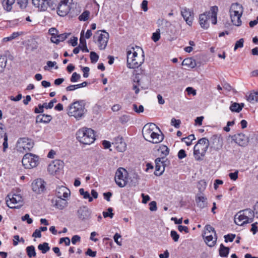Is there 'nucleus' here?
Masks as SVG:
<instances>
[{"mask_svg": "<svg viewBox=\"0 0 258 258\" xmlns=\"http://www.w3.org/2000/svg\"><path fill=\"white\" fill-rule=\"evenodd\" d=\"M43 107L42 104H39L38 106V108L36 107L34 109V112L36 113H40L43 112Z\"/></svg>", "mask_w": 258, "mask_h": 258, "instance_id": "nucleus-63", "label": "nucleus"}, {"mask_svg": "<svg viewBox=\"0 0 258 258\" xmlns=\"http://www.w3.org/2000/svg\"><path fill=\"white\" fill-rule=\"evenodd\" d=\"M80 236L77 235L73 236L72 238V242L73 244H75L77 242H80Z\"/></svg>", "mask_w": 258, "mask_h": 258, "instance_id": "nucleus-64", "label": "nucleus"}, {"mask_svg": "<svg viewBox=\"0 0 258 258\" xmlns=\"http://www.w3.org/2000/svg\"><path fill=\"white\" fill-rule=\"evenodd\" d=\"M235 237V234H227L224 236L225 241L226 242H227L228 241L232 242Z\"/></svg>", "mask_w": 258, "mask_h": 258, "instance_id": "nucleus-57", "label": "nucleus"}, {"mask_svg": "<svg viewBox=\"0 0 258 258\" xmlns=\"http://www.w3.org/2000/svg\"><path fill=\"white\" fill-rule=\"evenodd\" d=\"M126 54L127 66L130 69L138 68L144 62V52L139 46L128 47Z\"/></svg>", "mask_w": 258, "mask_h": 258, "instance_id": "nucleus-1", "label": "nucleus"}, {"mask_svg": "<svg viewBox=\"0 0 258 258\" xmlns=\"http://www.w3.org/2000/svg\"><path fill=\"white\" fill-rule=\"evenodd\" d=\"M186 156V154L184 150L181 149V150H179V151L178 153V157L179 159H182L185 158Z\"/></svg>", "mask_w": 258, "mask_h": 258, "instance_id": "nucleus-62", "label": "nucleus"}, {"mask_svg": "<svg viewBox=\"0 0 258 258\" xmlns=\"http://www.w3.org/2000/svg\"><path fill=\"white\" fill-rule=\"evenodd\" d=\"M84 31L82 30L81 33V37L80 38V44L79 45V47L82 51L88 52L89 50L87 47L86 40L84 37Z\"/></svg>", "mask_w": 258, "mask_h": 258, "instance_id": "nucleus-28", "label": "nucleus"}, {"mask_svg": "<svg viewBox=\"0 0 258 258\" xmlns=\"http://www.w3.org/2000/svg\"><path fill=\"white\" fill-rule=\"evenodd\" d=\"M17 3L22 9L26 8L28 4V0H17Z\"/></svg>", "mask_w": 258, "mask_h": 258, "instance_id": "nucleus-53", "label": "nucleus"}, {"mask_svg": "<svg viewBox=\"0 0 258 258\" xmlns=\"http://www.w3.org/2000/svg\"><path fill=\"white\" fill-rule=\"evenodd\" d=\"M38 248L43 253H45L50 249L48 244L46 242H44L43 244H40L38 246Z\"/></svg>", "mask_w": 258, "mask_h": 258, "instance_id": "nucleus-42", "label": "nucleus"}, {"mask_svg": "<svg viewBox=\"0 0 258 258\" xmlns=\"http://www.w3.org/2000/svg\"><path fill=\"white\" fill-rule=\"evenodd\" d=\"M230 18L231 20V22L233 24V25L235 26H239L241 24V21L240 18L241 16H237V15H230Z\"/></svg>", "mask_w": 258, "mask_h": 258, "instance_id": "nucleus-39", "label": "nucleus"}, {"mask_svg": "<svg viewBox=\"0 0 258 258\" xmlns=\"http://www.w3.org/2000/svg\"><path fill=\"white\" fill-rule=\"evenodd\" d=\"M52 119V117L50 115H46L45 114H39L36 116V123H48Z\"/></svg>", "mask_w": 258, "mask_h": 258, "instance_id": "nucleus-27", "label": "nucleus"}, {"mask_svg": "<svg viewBox=\"0 0 258 258\" xmlns=\"http://www.w3.org/2000/svg\"><path fill=\"white\" fill-rule=\"evenodd\" d=\"M77 214L80 220H85L91 218V211L86 206H83L79 209Z\"/></svg>", "mask_w": 258, "mask_h": 258, "instance_id": "nucleus-17", "label": "nucleus"}, {"mask_svg": "<svg viewBox=\"0 0 258 258\" xmlns=\"http://www.w3.org/2000/svg\"><path fill=\"white\" fill-rule=\"evenodd\" d=\"M90 13L88 11L84 12L79 17V19L80 21H86L88 19Z\"/></svg>", "mask_w": 258, "mask_h": 258, "instance_id": "nucleus-48", "label": "nucleus"}, {"mask_svg": "<svg viewBox=\"0 0 258 258\" xmlns=\"http://www.w3.org/2000/svg\"><path fill=\"white\" fill-rule=\"evenodd\" d=\"M77 140L82 144L90 145L95 140V132L90 128L83 127L79 129L76 134Z\"/></svg>", "mask_w": 258, "mask_h": 258, "instance_id": "nucleus-5", "label": "nucleus"}, {"mask_svg": "<svg viewBox=\"0 0 258 258\" xmlns=\"http://www.w3.org/2000/svg\"><path fill=\"white\" fill-rule=\"evenodd\" d=\"M229 249L227 247H225L223 244H221L219 249V254L221 256H227L229 253Z\"/></svg>", "mask_w": 258, "mask_h": 258, "instance_id": "nucleus-40", "label": "nucleus"}, {"mask_svg": "<svg viewBox=\"0 0 258 258\" xmlns=\"http://www.w3.org/2000/svg\"><path fill=\"white\" fill-rule=\"evenodd\" d=\"M218 12V8L215 6L211 7L209 11L200 15L199 21L201 27L204 29H207L210 26L209 23L210 19H211L213 24H216Z\"/></svg>", "mask_w": 258, "mask_h": 258, "instance_id": "nucleus-4", "label": "nucleus"}, {"mask_svg": "<svg viewBox=\"0 0 258 258\" xmlns=\"http://www.w3.org/2000/svg\"><path fill=\"white\" fill-rule=\"evenodd\" d=\"M121 235L118 233H116L113 236L114 241L119 246L122 244V239L121 238Z\"/></svg>", "mask_w": 258, "mask_h": 258, "instance_id": "nucleus-47", "label": "nucleus"}, {"mask_svg": "<svg viewBox=\"0 0 258 258\" xmlns=\"http://www.w3.org/2000/svg\"><path fill=\"white\" fill-rule=\"evenodd\" d=\"M80 194L85 199H88L89 202H91L93 201V198L90 196V195L88 191H85L83 188H80L79 189Z\"/></svg>", "mask_w": 258, "mask_h": 258, "instance_id": "nucleus-41", "label": "nucleus"}, {"mask_svg": "<svg viewBox=\"0 0 258 258\" xmlns=\"http://www.w3.org/2000/svg\"><path fill=\"white\" fill-rule=\"evenodd\" d=\"M244 39L243 38L240 39L237 41L235 43L234 50L235 51L239 48H242L243 47Z\"/></svg>", "mask_w": 258, "mask_h": 258, "instance_id": "nucleus-50", "label": "nucleus"}, {"mask_svg": "<svg viewBox=\"0 0 258 258\" xmlns=\"http://www.w3.org/2000/svg\"><path fill=\"white\" fill-rule=\"evenodd\" d=\"M22 220H27V222L28 224H31L33 222V220L30 218V216L28 214H25L24 216L22 217Z\"/></svg>", "mask_w": 258, "mask_h": 258, "instance_id": "nucleus-59", "label": "nucleus"}, {"mask_svg": "<svg viewBox=\"0 0 258 258\" xmlns=\"http://www.w3.org/2000/svg\"><path fill=\"white\" fill-rule=\"evenodd\" d=\"M244 107L243 103H233L230 106V109L232 112H239Z\"/></svg>", "mask_w": 258, "mask_h": 258, "instance_id": "nucleus-34", "label": "nucleus"}, {"mask_svg": "<svg viewBox=\"0 0 258 258\" xmlns=\"http://www.w3.org/2000/svg\"><path fill=\"white\" fill-rule=\"evenodd\" d=\"M113 209L112 208H109L107 209V212L104 211L103 215L104 218L110 217L112 218L113 217L114 214L112 213Z\"/></svg>", "mask_w": 258, "mask_h": 258, "instance_id": "nucleus-49", "label": "nucleus"}, {"mask_svg": "<svg viewBox=\"0 0 258 258\" xmlns=\"http://www.w3.org/2000/svg\"><path fill=\"white\" fill-rule=\"evenodd\" d=\"M69 34L67 33H63V34H57V36H55V39L56 41L55 40L52 41L51 42L52 43H55L56 44H58L60 42H62L64 40H66L68 35Z\"/></svg>", "mask_w": 258, "mask_h": 258, "instance_id": "nucleus-36", "label": "nucleus"}, {"mask_svg": "<svg viewBox=\"0 0 258 258\" xmlns=\"http://www.w3.org/2000/svg\"><path fill=\"white\" fill-rule=\"evenodd\" d=\"M180 12L186 24L189 26H191L194 17L193 11L189 9L184 7L181 8Z\"/></svg>", "mask_w": 258, "mask_h": 258, "instance_id": "nucleus-15", "label": "nucleus"}, {"mask_svg": "<svg viewBox=\"0 0 258 258\" xmlns=\"http://www.w3.org/2000/svg\"><path fill=\"white\" fill-rule=\"evenodd\" d=\"M229 12L230 15L242 16L243 7L238 3L233 4L230 7Z\"/></svg>", "mask_w": 258, "mask_h": 258, "instance_id": "nucleus-24", "label": "nucleus"}, {"mask_svg": "<svg viewBox=\"0 0 258 258\" xmlns=\"http://www.w3.org/2000/svg\"><path fill=\"white\" fill-rule=\"evenodd\" d=\"M67 202L64 199L58 198L56 200L55 203L56 208L59 209H63L67 206Z\"/></svg>", "mask_w": 258, "mask_h": 258, "instance_id": "nucleus-35", "label": "nucleus"}, {"mask_svg": "<svg viewBox=\"0 0 258 258\" xmlns=\"http://www.w3.org/2000/svg\"><path fill=\"white\" fill-rule=\"evenodd\" d=\"M63 163L60 160L52 162L48 167V171L51 174H54L62 167Z\"/></svg>", "mask_w": 258, "mask_h": 258, "instance_id": "nucleus-21", "label": "nucleus"}, {"mask_svg": "<svg viewBox=\"0 0 258 258\" xmlns=\"http://www.w3.org/2000/svg\"><path fill=\"white\" fill-rule=\"evenodd\" d=\"M212 147L216 151L219 150L223 146V139L217 135L213 136L212 138Z\"/></svg>", "mask_w": 258, "mask_h": 258, "instance_id": "nucleus-23", "label": "nucleus"}, {"mask_svg": "<svg viewBox=\"0 0 258 258\" xmlns=\"http://www.w3.org/2000/svg\"><path fill=\"white\" fill-rule=\"evenodd\" d=\"M6 204L10 208H19L23 204V197L19 193H10L6 197Z\"/></svg>", "mask_w": 258, "mask_h": 258, "instance_id": "nucleus-9", "label": "nucleus"}, {"mask_svg": "<svg viewBox=\"0 0 258 258\" xmlns=\"http://www.w3.org/2000/svg\"><path fill=\"white\" fill-rule=\"evenodd\" d=\"M207 198L202 195L197 196L196 198V201L197 203L198 206L201 208H204L207 206Z\"/></svg>", "mask_w": 258, "mask_h": 258, "instance_id": "nucleus-29", "label": "nucleus"}, {"mask_svg": "<svg viewBox=\"0 0 258 258\" xmlns=\"http://www.w3.org/2000/svg\"><path fill=\"white\" fill-rule=\"evenodd\" d=\"M26 250L27 255L29 258H32L36 256V253L34 246L31 245L27 247Z\"/></svg>", "mask_w": 258, "mask_h": 258, "instance_id": "nucleus-37", "label": "nucleus"}, {"mask_svg": "<svg viewBox=\"0 0 258 258\" xmlns=\"http://www.w3.org/2000/svg\"><path fill=\"white\" fill-rule=\"evenodd\" d=\"M238 171L236 170L234 172L230 173L229 176L232 180H236L238 178Z\"/></svg>", "mask_w": 258, "mask_h": 258, "instance_id": "nucleus-58", "label": "nucleus"}, {"mask_svg": "<svg viewBox=\"0 0 258 258\" xmlns=\"http://www.w3.org/2000/svg\"><path fill=\"white\" fill-rule=\"evenodd\" d=\"M112 145L118 152H124L126 150V145L121 137L118 136L114 139Z\"/></svg>", "mask_w": 258, "mask_h": 258, "instance_id": "nucleus-18", "label": "nucleus"}, {"mask_svg": "<svg viewBox=\"0 0 258 258\" xmlns=\"http://www.w3.org/2000/svg\"><path fill=\"white\" fill-rule=\"evenodd\" d=\"M63 242L65 243L66 245H69L70 244V239L69 237H62L59 240V243H61Z\"/></svg>", "mask_w": 258, "mask_h": 258, "instance_id": "nucleus-61", "label": "nucleus"}, {"mask_svg": "<svg viewBox=\"0 0 258 258\" xmlns=\"http://www.w3.org/2000/svg\"><path fill=\"white\" fill-rule=\"evenodd\" d=\"M216 231L214 228L210 225H207L205 227L204 231L203 233V236L205 237L210 235H215Z\"/></svg>", "mask_w": 258, "mask_h": 258, "instance_id": "nucleus-33", "label": "nucleus"}, {"mask_svg": "<svg viewBox=\"0 0 258 258\" xmlns=\"http://www.w3.org/2000/svg\"><path fill=\"white\" fill-rule=\"evenodd\" d=\"M69 0H61L57 8V12L58 15L60 16H65L68 14L70 10V6L68 5Z\"/></svg>", "mask_w": 258, "mask_h": 258, "instance_id": "nucleus-16", "label": "nucleus"}, {"mask_svg": "<svg viewBox=\"0 0 258 258\" xmlns=\"http://www.w3.org/2000/svg\"><path fill=\"white\" fill-rule=\"evenodd\" d=\"M109 35L105 30L97 31L93 36L94 41L97 44L99 49H104L108 42Z\"/></svg>", "mask_w": 258, "mask_h": 258, "instance_id": "nucleus-8", "label": "nucleus"}, {"mask_svg": "<svg viewBox=\"0 0 258 258\" xmlns=\"http://www.w3.org/2000/svg\"><path fill=\"white\" fill-rule=\"evenodd\" d=\"M246 99L250 103L258 102V91L251 92L246 96Z\"/></svg>", "mask_w": 258, "mask_h": 258, "instance_id": "nucleus-32", "label": "nucleus"}, {"mask_svg": "<svg viewBox=\"0 0 258 258\" xmlns=\"http://www.w3.org/2000/svg\"><path fill=\"white\" fill-rule=\"evenodd\" d=\"M195 140L194 135L191 134L189 135L187 137L182 139V141H184L186 145L188 146H190L192 144V141Z\"/></svg>", "mask_w": 258, "mask_h": 258, "instance_id": "nucleus-44", "label": "nucleus"}, {"mask_svg": "<svg viewBox=\"0 0 258 258\" xmlns=\"http://www.w3.org/2000/svg\"><path fill=\"white\" fill-rule=\"evenodd\" d=\"M32 4L40 11H45L48 8L53 10L56 6L55 0H32Z\"/></svg>", "mask_w": 258, "mask_h": 258, "instance_id": "nucleus-12", "label": "nucleus"}, {"mask_svg": "<svg viewBox=\"0 0 258 258\" xmlns=\"http://www.w3.org/2000/svg\"><path fill=\"white\" fill-rule=\"evenodd\" d=\"M22 163L25 168L31 169L37 166L39 163V158L32 153H27L24 156Z\"/></svg>", "mask_w": 258, "mask_h": 258, "instance_id": "nucleus-11", "label": "nucleus"}, {"mask_svg": "<svg viewBox=\"0 0 258 258\" xmlns=\"http://www.w3.org/2000/svg\"><path fill=\"white\" fill-rule=\"evenodd\" d=\"M144 139L153 144H158L162 142L164 137L157 126L153 123L146 124L142 130Z\"/></svg>", "mask_w": 258, "mask_h": 258, "instance_id": "nucleus-2", "label": "nucleus"}, {"mask_svg": "<svg viewBox=\"0 0 258 258\" xmlns=\"http://www.w3.org/2000/svg\"><path fill=\"white\" fill-rule=\"evenodd\" d=\"M7 59L4 56L0 55V73L3 72L4 68L6 66Z\"/></svg>", "mask_w": 258, "mask_h": 258, "instance_id": "nucleus-45", "label": "nucleus"}, {"mask_svg": "<svg viewBox=\"0 0 258 258\" xmlns=\"http://www.w3.org/2000/svg\"><path fill=\"white\" fill-rule=\"evenodd\" d=\"M128 175L127 171L124 168L122 167L118 168L114 177L116 184L120 187H124L127 183Z\"/></svg>", "mask_w": 258, "mask_h": 258, "instance_id": "nucleus-10", "label": "nucleus"}, {"mask_svg": "<svg viewBox=\"0 0 258 258\" xmlns=\"http://www.w3.org/2000/svg\"><path fill=\"white\" fill-rule=\"evenodd\" d=\"M133 110L138 113H140L144 111V107L143 105H140L139 107H138V105L136 104H134L133 105Z\"/></svg>", "mask_w": 258, "mask_h": 258, "instance_id": "nucleus-51", "label": "nucleus"}, {"mask_svg": "<svg viewBox=\"0 0 258 258\" xmlns=\"http://www.w3.org/2000/svg\"><path fill=\"white\" fill-rule=\"evenodd\" d=\"M182 65L192 69L196 67L197 64L195 59L192 58H187L182 61Z\"/></svg>", "mask_w": 258, "mask_h": 258, "instance_id": "nucleus-31", "label": "nucleus"}, {"mask_svg": "<svg viewBox=\"0 0 258 258\" xmlns=\"http://www.w3.org/2000/svg\"><path fill=\"white\" fill-rule=\"evenodd\" d=\"M2 139L3 140V151L4 152L6 151V149L8 147V136L6 134L5 130L0 126V140Z\"/></svg>", "mask_w": 258, "mask_h": 258, "instance_id": "nucleus-25", "label": "nucleus"}, {"mask_svg": "<svg viewBox=\"0 0 258 258\" xmlns=\"http://www.w3.org/2000/svg\"><path fill=\"white\" fill-rule=\"evenodd\" d=\"M150 210L151 211H156L157 209L156 202L155 201L151 202L150 204Z\"/></svg>", "mask_w": 258, "mask_h": 258, "instance_id": "nucleus-60", "label": "nucleus"}, {"mask_svg": "<svg viewBox=\"0 0 258 258\" xmlns=\"http://www.w3.org/2000/svg\"><path fill=\"white\" fill-rule=\"evenodd\" d=\"M165 158H158L155 160V172L156 175H160L164 171Z\"/></svg>", "mask_w": 258, "mask_h": 258, "instance_id": "nucleus-19", "label": "nucleus"}, {"mask_svg": "<svg viewBox=\"0 0 258 258\" xmlns=\"http://www.w3.org/2000/svg\"><path fill=\"white\" fill-rule=\"evenodd\" d=\"M32 190L37 194H40L45 189L44 181L41 179H37L32 183Z\"/></svg>", "mask_w": 258, "mask_h": 258, "instance_id": "nucleus-20", "label": "nucleus"}, {"mask_svg": "<svg viewBox=\"0 0 258 258\" xmlns=\"http://www.w3.org/2000/svg\"><path fill=\"white\" fill-rule=\"evenodd\" d=\"M83 100L76 101L68 106L67 113L70 117L75 118L76 120H80L85 117L87 112Z\"/></svg>", "mask_w": 258, "mask_h": 258, "instance_id": "nucleus-3", "label": "nucleus"}, {"mask_svg": "<svg viewBox=\"0 0 258 258\" xmlns=\"http://www.w3.org/2000/svg\"><path fill=\"white\" fill-rule=\"evenodd\" d=\"M170 235L172 239L175 241H178L179 235L177 234V232L174 230H171L170 232Z\"/></svg>", "mask_w": 258, "mask_h": 258, "instance_id": "nucleus-56", "label": "nucleus"}, {"mask_svg": "<svg viewBox=\"0 0 258 258\" xmlns=\"http://www.w3.org/2000/svg\"><path fill=\"white\" fill-rule=\"evenodd\" d=\"M171 124L174 126L175 128H178L180 126L181 124V121L179 119H176L174 118L171 119Z\"/></svg>", "mask_w": 258, "mask_h": 258, "instance_id": "nucleus-55", "label": "nucleus"}, {"mask_svg": "<svg viewBox=\"0 0 258 258\" xmlns=\"http://www.w3.org/2000/svg\"><path fill=\"white\" fill-rule=\"evenodd\" d=\"M158 152L161 153V156H162V157L165 158L169 154V150L166 146L162 145L159 147Z\"/></svg>", "mask_w": 258, "mask_h": 258, "instance_id": "nucleus-38", "label": "nucleus"}, {"mask_svg": "<svg viewBox=\"0 0 258 258\" xmlns=\"http://www.w3.org/2000/svg\"><path fill=\"white\" fill-rule=\"evenodd\" d=\"M209 146V141L206 138L200 139L194 148V156L197 161L203 160Z\"/></svg>", "mask_w": 258, "mask_h": 258, "instance_id": "nucleus-6", "label": "nucleus"}, {"mask_svg": "<svg viewBox=\"0 0 258 258\" xmlns=\"http://www.w3.org/2000/svg\"><path fill=\"white\" fill-rule=\"evenodd\" d=\"M81 76L79 74H77L76 72H74L70 79V81L71 82L74 83L77 82L80 79Z\"/></svg>", "mask_w": 258, "mask_h": 258, "instance_id": "nucleus-54", "label": "nucleus"}, {"mask_svg": "<svg viewBox=\"0 0 258 258\" xmlns=\"http://www.w3.org/2000/svg\"><path fill=\"white\" fill-rule=\"evenodd\" d=\"M99 58V56L94 51L90 52V59L92 63L96 62Z\"/></svg>", "mask_w": 258, "mask_h": 258, "instance_id": "nucleus-52", "label": "nucleus"}, {"mask_svg": "<svg viewBox=\"0 0 258 258\" xmlns=\"http://www.w3.org/2000/svg\"><path fill=\"white\" fill-rule=\"evenodd\" d=\"M33 143L31 139L22 138L19 139L17 144L18 151L20 152H26L30 151L33 147Z\"/></svg>", "mask_w": 258, "mask_h": 258, "instance_id": "nucleus-13", "label": "nucleus"}, {"mask_svg": "<svg viewBox=\"0 0 258 258\" xmlns=\"http://www.w3.org/2000/svg\"><path fill=\"white\" fill-rule=\"evenodd\" d=\"M55 195L58 198L66 199L70 195V190L64 186H58L55 190Z\"/></svg>", "mask_w": 258, "mask_h": 258, "instance_id": "nucleus-22", "label": "nucleus"}, {"mask_svg": "<svg viewBox=\"0 0 258 258\" xmlns=\"http://www.w3.org/2000/svg\"><path fill=\"white\" fill-rule=\"evenodd\" d=\"M254 212L250 209H246L240 211L234 216V222L239 226H242L245 224L253 222Z\"/></svg>", "mask_w": 258, "mask_h": 258, "instance_id": "nucleus-7", "label": "nucleus"}, {"mask_svg": "<svg viewBox=\"0 0 258 258\" xmlns=\"http://www.w3.org/2000/svg\"><path fill=\"white\" fill-rule=\"evenodd\" d=\"M160 38V30L159 29H157L156 32L153 33L152 36V40L156 42Z\"/></svg>", "mask_w": 258, "mask_h": 258, "instance_id": "nucleus-46", "label": "nucleus"}, {"mask_svg": "<svg viewBox=\"0 0 258 258\" xmlns=\"http://www.w3.org/2000/svg\"><path fill=\"white\" fill-rule=\"evenodd\" d=\"M204 238L205 242L209 246H214L216 244L217 239L216 233H215V235H206V236L204 237Z\"/></svg>", "mask_w": 258, "mask_h": 258, "instance_id": "nucleus-26", "label": "nucleus"}, {"mask_svg": "<svg viewBox=\"0 0 258 258\" xmlns=\"http://www.w3.org/2000/svg\"><path fill=\"white\" fill-rule=\"evenodd\" d=\"M232 140L239 146L245 147L249 142V138L243 133H239L231 136Z\"/></svg>", "mask_w": 258, "mask_h": 258, "instance_id": "nucleus-14", "label": "nucleus"}, {"mask_svg": "<svg viewBox=\"0 0 258 258\" xmlns=\"http://www.w3.org/2000/svg\"><path fill=\"white\" fill-rule=\"evenodd\" d=\"M16 0H2V4L4 9L7 12H10L13 9V6Z\"/></svg>", "mask_w": 258, "mask_h": 258, "instance_id": "nucleus-30", "label": "nucleus"}, {"mask_svg": "<svg viewBox=\"0 0 258 258\" xmlns=\"http://www.w3.org/2000/svg\"><path fill=\"white\" fill-rule=\"evenodd\" d=\"M48 33L51 36L50 38L51 41L54 40L56 41L55 36L59 33L58 30L54 28H51L49 29Z\"/></svg>", "mask_w": 258, "mask_h": 258, "instance_id": "nucleus-43", "label": "nucleus"}]
</instances>
